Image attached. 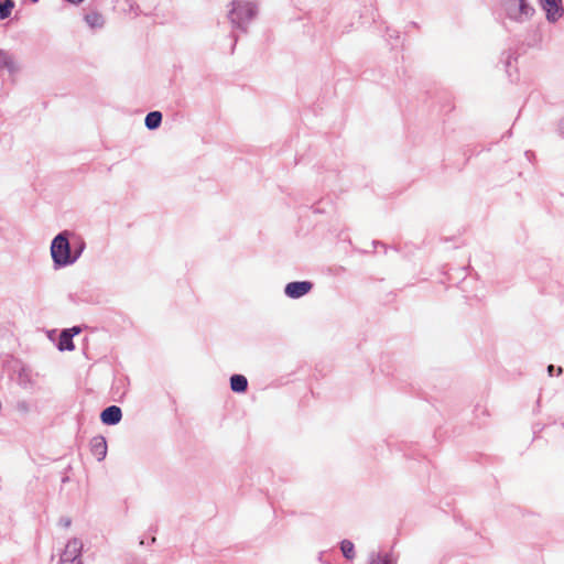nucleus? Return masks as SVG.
I'll return each mask as SVG.
<instances>
[{"instance_id": "f257e3e1", "label": "nucleus", "mask_w": 564, "mask_h": 564, "mask_svg": "<svg viewBox=\"0 0 564 564\" xmlns=\"http://www.w3.org/2000/svg\"><path fill=\"white\" fill-rule=\"evenodd\" d=\"M70 235L73 234L67 230L61 231L51 242V256L55 269L64 268L76 262V257H73L72 253L69 242Z\"/></svg>"}, {"instance_id": "f03ea898", "label": "nucleus", "mask_w": 564, "mask_h": 564, "mask_svg": "<svg viewBox=\"0 0 564 564\" xmlns=\"http://www.w3.org/2000/svg\"><path fill=\"white\" fill-rule=\"evenodd\" d=\"M258 7L254 2L234 0L228 18L235 29L247 32L248 24L257 17Z\"/></svg>"}, {"instance_id": "7ed1b4c3", "label": "nucleus", "mask_w": 564, "mask_h": 564, "mask_svg": "<svg viewBox=\"0 0 564 564\" xmlns=\"http://www.w3.org/2000/svg\"><path fill=\"white\" fill-rule=\"evenodd\" d=\"M83 543L79 539H70L61 554L59 564H83Z\"/></svg>"}, {"instance_id": "20e7f679", "label": "nucleus", "mask_w": 564, "mask_h": 564, "mask_svg": "<svg viewBox=\"0 0 564 564\" xmlns=\"http://www.w3.org/2000/svg\"><path fill=\"white\" fill-rule=\"evenodd\" d=\"M540 7L550 23H556L564 14L562 0H540Z\"/></svg>"}, {"instance_id": "39448f33", "label": "nucleus", "mask_w": 564, "mask_h": 564, "mask_svg": "<svg viewBox=\"0 0 564 564\" xmlns=\"http://www.w3.org/2000/svg\"><path fill=\"white\" fill-rule=\"evenodd\" d=\"M313 289V283L311 281H293L285 285L284 294L290 299H300Z\"/></svg>"}, {"instance_id": "423d86ee", "label": "nucleus", "mask_w": 564, "mask_h": 564, "mask_svg": "<svg viewBox=\"0 0 564 564\" xmlns=\"http://www.w3.org/2000/svg\"><path fill=\"white\" fill-rule=\"evenodd\" d=\"M122 419V411L118 405H109L100 413V421L105 425H116Z\"/></svg>"}, {"instance_id": "0eeeda50", "label": "nucleus", "mask_w": 564, "mask_h": 564, "mask_svg": "<svg viewBox=\"0 0 564 564\" xmlns=\"http://www.w3.org/2000/svg\"><path fill=\"white\" fill-rule=\"evenodd\" d=\"M107 441L102 435L94 436L90 441V452L97 458L98 462H101L107 456Z\"/></svg>"}, {"instance_id": "6e6552de", "label": "nucleus", "mask_w": 564, "mask_h": 564, "mask_svg": "<svg viewBox=\"0 0 564 564\" xmlns=\"http://www.w3.org/2000/svg\"><path fill=\"white\" fill-rule=\"evenodd\" d=\"M230 389L236 393H245L248 390V380L243 375L235 373L230 377Z\"/></svg>"}, {"instance_id": "1a4fd4ad", "label": "nucleus", "mask_w": 564, "mask_h": 564, "mask_svg": "<svg viewBox=\"0 0 564 564\" xmlns=\"http://www.w3.org/2000/svg\"><path fill=\"white\" fill-rule=\"evenodd\" d=\"M69 330L63 329L58 337L57 348L61 351H72L75 349V345L73 341V334L68 333Z\"/></svg>"}, {"instance_id": "9d476101", "label": "nucleus", "mask_w": 564, "mask_h": 564, "mask_svg": "<svg viewBox=\"0 0 564 564\" xmlns=\"http://www.w3.org/2000/svg\"><path fill=\"white\" fill-rule=\"evenodd\" d=\"M18 384L23 388L24 390H31L34 387V381L31 377L30 371L26 368H21L18 378H17Z\"/></svg>"}, {"instance_id": "9b49d317", "label": "nucleus", "mask_w": 564, "mask_h": 564, "mask_svg": "<svg viewBox=\"0 0 564 564\" xmlns=\"http://www.w3.org/2000/svg\"><path fill=\"white\" fill-rule=\"evenodd\" d=\"M162 113L160 111H150L144 119V124L149 130L158 129L162 123Z\"/></svg>"}, {"instance_id": "f8f14e48", "label": "nucleus", "mask_w": 564, "mask_h": 564, "mask_svg": "<svg viewBox=\"0 0 564 564\" xmlns=\"http://www.w3.org/2000/svg\"><path fill=\"white\" fill-rule=\"evenodd\" d=\"M519 1V17L516 18L517 21H523V19H530L535 10L527 0H518Z\"/></svg>"}, {"instance_id": "ddd939ff", "label": "nucleus", "mask_w": 564, "mask_h": 564, "mask_svg": "<svg viewBox=\"0 0 564 564\" xmlns=\"http://www.w3.org/2000/svg\"><path fill=\"white\" fill-rule=\"evenodd\" d=\"M85 21L90 28H101L104 25V18L98 12H89L85 15Z\"/></svg>"}, {"instance_id": "4468645a", "label": "nucleus", "mask_w": 564, "mask_h": 564, "mask_svg": "<svg viewBox=\"0 0 564 564\" xmlns=\"http://www.w3.org/2000/svg\"><path fill=\"white\" fill-rule=\"evenodd\" d=\"M14 6L13 0H0V20L9 18Z\"/></svg>"}, {"instance_id": "2eb2a0df", "label": "nucleus", "mask_w": 564, "mask_h": 564, "mask_svg": "<svg viewBox=\"0 0 564 564\" xmlns=\"http://www.w3.org/2000/svg\"><path fill=\"white\" fill-rule=\"evenodd\" d=\"M340 551L347 560H352L355 557V546L349 540H343L340 542Z\"/></svg>"}, {"instance_id": "dca6fc26", "label": "nucleus", "mask_w": 564, "mask_h": 564, "mask_svg": "<svg viewBox=\"0 0 564 564\" xmlns=\"http://www.w3.org/2000/svg\"><path fill=\"white\" fill-rule=\"evenodd\" d=\"M2 65V68H7L11 74L19 70V66L17 64L14 56L9 52H7V55L3 57Z\"/></svg>"}, {"instance_id": "f3484780", "label": "nucleus", "mask_w": 564, "mask_h": 564, "mask_svg": "<svg viewBox=\"0 0 564 564\" xmlns=\"http://www.w3.org/2000/svg\"><path fill=\"white\" fill-rule=\"evenodd\" d=\"M370 564H395V562L388 553H378L371 556Z\"/></svg>"}, {"instance_id": "a211bd4d", "label": "nucleus", "mask_w": 564, "mask_h": 564, "mask_svg": "<svg viewBox=\"0 0 564 564\" xmlns=\"http://www.w3.org/2000/svg\"><path fill=\"white\" fill-rule=\"evenodd\" d=\"M14 409L20 414L25 415V414H28L31 411V404L26 400H18L15 405H14Z\"/></svg>"}, {"instance_id": "6ab92c4d", "label": "nucleus", "mask_w": 564, "mask_h": 564, "mask_svg": "<svg viewBox=\"0 0 564 564\" xmlns=\"http://www.w3.org/2000/svg\"><path fill=\"white\" fill-rule=\"evenodd\" d=\"M85 247H86V243L82 238H78L77 241L74 242V250L72 251V253H73V257H76V260L80 257Z\"/></svg>"}, {"instance_id": "aec40b11", "label": "nucleus", "mask_w": 564, "mask_h": 564, "mask_svg": "<svg viewBox=\"0 0 564 564\" xmlns=\"http://www.w3.org/2000/svg\"><path fill=\"white\" fill-rule=\"evenodd\" d=\"M502 55L505 56L503 63H505L506 72L509 77H512V74L510 72L511 61L512 59L517 61V57H513V53H511L510 51L505 52Z\"/></svg>"}, {"instance_id": "412c9836", "label": "nucleus", "mask_w": 564, "mask_h": 564, "mask_svg": "<svg viewBox=\"0 0 564 564\" xmlns=\"http://www.w3.org/2000/svg\"><path fill=\"white\" fill-rule=\"evenodd\" d=\"M58 524L63 528H69L72 524V519L68 517H62L58 521Z\"/></svg>"}, {"instance_id": "4be33fe9", "label": "nucleus", "mask_w": 564, "mask_h": 564, "mask_svg": "<svg viewBox=\"0 0 564 564\" xmlns=\"http://www.w3.org/2000/svg\"><path fill=\"white\" fill-rule=\"evenodd\" d=\"M65 330H69L68 333L73 334V337H74L75 335H78L82 332V327L73 326L72 328H66Z\"/></svg>"}, {"instance_id": "5701e85b", "label": "nucleus", "mask_w": 564, "mask_h": 564, "mask_svg": "<svg viewBox=\"0 0 564 564\" xmlns=\"http://www.w3.org/2000/svg\"><path fill=\"white\" fill-rule=\"evenodd\" d=\"M557 132L564 138V117L558 122Z\"/></svg>"}, {"instance_id": "b1692460", "label": "nucleus", "mask_w": 564, "mask_h": 564, "mask_svg": "<svg viewBox=\"0 0 564 564\" xmlns=\"http://www.w3.org/2000/svg\"><path fill=\"white\" fill-rule=\"evenodd\" d=\"M7 55V51L0 48V68L3 67V57Z\"/></svg>"}, {"instance_id": "393cba45", "label": "nucleus", "mask_w": 564, "mask_h": 564, "mask_svg": "<svg viewBox=\"0 0 564 564\" xmlns=\"http://www.w3.org/2000/svg\"><path fill=\"white\" fill-rule=\"evenodd\" d=\"M554 369H555V367L553 365H550L547 367V372H549L550 376H553Z\"/></svg>"}, {"instance_id": "a878e982", "label": "nucleus", "mask_w": 564, "mask_h": 564, "mask_svg": "<svg viewBox=\"0 0 564 564\" xmlns=\"http://www.w3.org/2000/svg\"><path fill=\"white\" fill-rule=\"evenodd\" d=\"M69 481V477L67 475L63 476L62 484H66Z\"/></svg>"}, {"instance_id": "bb28decb", "label": "nucleus", "mask_w": 564, "mask_h": 564, "mask_svg": "<svg viewBox=\"0 0 564 564\" xmlns=\"http://www.w3.org/2000/svg\"><path fill=\"white\" fill-rule=\"evenodd\" d=\"M525 155L528 156V159H530V156H533L534 154H533V152H531V151H527V152H525Z\"/></svg>"}, {"instance_id": "cd10ccee", "label": "nucleus", "mask_w": 564, "mask_h": 564, "mask_svg": "<svg viewBox=\"0 0 564 564\" xmlns=\"http://www.w3.org/2000/svg\"><path fill=\"white\" fill-rule=\"evenodd\" d=\"M562 372H563L562 367H558V368H557V375H561Z\"/></svg>"}, {"instance_id": "c85d7f7f", "label": "nucleus", "mask_w": 564, "mask_h": 564, "mask_svg": "<svg viewBox=\"0 0 564 564\" xmlns=\"http://www.w3.org/2000/svg\"><path fill=\"white\" fill-rule=\"evenodd\" d=\"M30 1H31V2H33V3H35V2H37L39 0H30Z\"/></svg>"}]
</instances>
